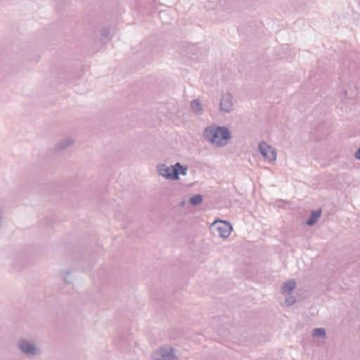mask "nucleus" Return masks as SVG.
I'll use <instances>...</instances> for the list:
<instances>
[{"mask_svg": "<svg viewBox=\"0 0 360 360\" xmlns=\"http://www.w3.org/2000/svg\"><path fill=\"white\" fill-rule=\"evenodd\" d=\"M205 136L217 146L225 145L230 138L229 132L223 127H210L205 130Z\"/></svg>", "mask_w": 360, "mask_h": 360, "instance_id": "1", "label": "nucleus"}, {"mask_svg": "<svg viewBox=\"0 0 360 360\" xmlns=\"http://www.w3.org/2000/svg\"><path fill=\"white\" fill-rule=\"evenodd\" d=\"M159 173L165 177L176 179L179 178V174H186V169L181 167L179 163L172 167L162 165L159 168Z\"/></svg>", "mask_w": 360, "mask_h": 360, "instance_id": "2", "label": "nucleus"}, {"mask_svg": "<svg viewBox=\"0 0 360 360\" xmlns=\"http://www.w3.org/2000/svg\"><path fill=\"white\" fill-rule=\"evenodd\" d=\"M212 226L217 230L219 236L222 238H227L232 231L231 225L225 221H214L212 224Z\"/></svg>", "mask_w": 360, "mask_h": 360, "instance_id": "3", "label": "nucleus"}, {"mask_svg": "<svg viewBox=\"0 0 360 360\" xmlns=\"http://www.w3.org/2000/svg\"><path fill=\"white\" fill-rule=\"evenodd\" d=\"M259 150L264 158L271 162L276 160V153L275 150L265 143H262L259 145Z\"/></svg>", "mask_w": 360, "mask_h": 360, "instance_id": "4", "label": "nucleus"}, {"mask_svg": "<svg viewBox=\"0 0 360 360\" xmlns=\"http://www.w3.org/2000/svg\"><path fill=\"white\" fill-rule=\"evenodd\" d=\"M20 349L26 354H32L34 353V347L27 342L22 341L20 343Z\"/></svg>", "mask_w": 360, "mask_h": 360, "instance_id": "5", "label": "nucleus"}, {"mask_svg": "<svg viewBox=\"0 0 360 360\" xmlns=\"http://www.w3.org/2000/svg\"><path fill=\"white\" fill-rule=\"evenodd\" d=\"M232 108V102L229 96H225L222 98L221 103V110L229 112Z\"/></svg>", "mask_w": 360, "mask_h": 360, "instance_id": "6", "label": "nucleus"}, {"mask_svg": "<svg viewBox=\"0 0 360 360\" xmlns=\"http://www.w3.org/2000/svg\"><path fill=\"white\" fill-rule=\"evenodd\" d=\"M295 286V282L294 281H289L286 282L283 286V292L288 293L292 291Z\"/></svg>", "mask_w": 360, "mask_h": 360, "instance_id": "7", "label": "nucleus"}, {"mask_svg": "<svg viewBox=\"0 0 360 360\" xmlns=\"http://www.w3.org/2000/svg\"><path fill=\"white\" fill-rule=\"evenodd\" d=\"M158 353L160 354L161 360H172L174 359L172 349H169V352H167L165 354L162 351H160Z\"/></svg>", "mask_w": 360, "mask_h": 360, "instance_id": "8", "label": "nucleus"}, {"mask_svg": "<svg viewBox=\"0 0 360 360\" xmlns=\"http://www.w3.org/2000/svg\"><path fill=\"white\" fill-rule=\"evenodd\" d=\"M321 215V211L317 210L316 212H313L311 214V217L307 221L308 225H312L314 224L316 220L319 219V217Z\"/></svg>", "mask_w": 360, "mask_h": 360, "instance_id": "9", "label": "nucleus"}, {"mask_svg": "<svg viewBox=\"0 0 360 360\" xmlns=\"http://www.w3.org/2000/svg\"><path fill=\"white\" fill-rule=\"evenodd\" d=\"M202 196L200 195H194L190 198V203L194 205H198L202 202Z\"/></svg>", "mask_w": 360, "mask_h": 360, "instance_id": "10", "label": "nucleus"}, {"mask_svg": "<svg viewBox=\"0 0 360 360\" xmlns=\"http://www.w3.org/2000/svg\"><path fill=\"white\" fill-rule=\"evenodd\" d=\"M191 108L194 112H198L201 110V105L200 103L197 101H194L191 104Z\"/></svg>", "mask_w": 360, "mask_h": 360, "instance_id": "11", "label": "nucleus"}, {"mask_svg": "<svg viewBox=\"0 0 360 360\" xmlns=\"http://www.w3.org/2000/svg\"><path fill=\"white\" fill-rule=\"evenodd\" d=\"M313 336H325V330L323 328H316L313 332Z\"/></svg>", "mask_w": 360, "mask_h": 360, "instance_id": "12", "label": "nucleus"}, {"mask_svg": "<svg viewBox=\"0 0 360 360\" xmlns=\"http://www.w3.org/2000/svg\"><path fill=\"white\" fill-rule=\"evenodd\" d=\"M356 158L359 160H360V148L359 149V150L356 152V155H355Z\"/></svg>", "mask_w": 360, "mask_h": 360, "instance_id": "13", "label": "nucleus"}, {"mask_svg": "<svg viewBox=\"0 0 360 360\" xmlns=\"http://www.w3.org/2000/svg\"><path fill=\"white\" fill-rule=\"evenodd\" d=\"M286 302H288V304H290L295 302V300L293 298H291L290 300H287Z\"/></svg>", "mask_w": 360, "mask_h": 360, "instance_id": "14", "label": "nucleus"}]
</instances>
